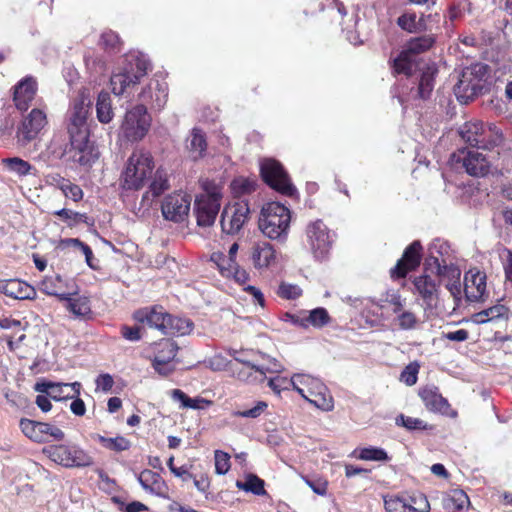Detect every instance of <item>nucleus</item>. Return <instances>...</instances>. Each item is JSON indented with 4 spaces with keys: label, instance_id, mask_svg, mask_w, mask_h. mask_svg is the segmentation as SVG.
<instances>
[{
    "label": "nucleus",
    "instance_id": "nucleus-53",
    "mask_svg": "<svg viewBox=\"0 0 512 512\" xmlns=\"http://www.w3.org/2000/svg\"><path fill=\"white\" fill-rule=\"evenodd\" d=\"M433 43L434 39L432 37H419L409 41L405 49L415 57L417 54L428 50Z\"/></svg>",
    "mask_w": 512,
    "mask_h": 512
},
{
    "label": "nucleus",
    "instance_id": "nucleus-1",
    "mask_svg": "<svg viewBox=\"0 0 512 512\" xmlns=\"http://www.w3.org/2000/svg\"><path fill=\"white\" fill-rule=\"evenodd\" d=\"M91 104L89 93L83 89L73 100L67 113V130L70 136L71 153L74 162L91 166L99 157L96 147L89 141L87 116Z\"/></svg>",
    "mask_w": 512,
    "mask_h": 512
},
{
    "label": "nucleus",
    "instance_id": "nucleus-59",
    "mask_svg": "<svg viewBox=\"0 0 512 512\" xmlns=\"http://www.w3.org/2000/svg\"><path fill=\"white\" fill-rule=\"evenodd\" d=\"M59 187L64 196L72 199L73 201H79L83 197L82 189L78 185L71 183L69 180H62Z\"/></svg>",
    "mask_w": 512,
    "mask_h": 512
},
{
    "label": "nucleus",
    "instance_id": "nucleus-4",
    "mask_svg": "<svg viewBox=\"0 0 512 512\" xmlns=\"http://www.w3.org/2000/svg\"><path fill=\"white\" fill-rule=\"evenodd\" d=\"M203 192L195 198L194 212L198 226L209 227L214 224L221 207L223 186L211 180L201 182Z\"/></svg>",
    "mask_w": 512,
    "mask_h": 512
},
{
    "label": "nucleus",
    "instance_id": "nucleus-54",
    "mask_svg": "<svg viewBox=\"0 0 512 512\" xmlns=\"http://www.w3.org/2000/svg\"><path fill=\"white\" fill-rule=\"evenodd\" d=\"M396 424L398 426H403L410 431L427 430L430 428L429 425L420 418L405 416L403 414L396 418Z\"/></svg>",
    "mask_w": 512,
    "mask_h": 512
},
{
    "label": "nucleus",
    "instance_id": "nucleus-11",
    "mask_svg": "<svg viewBox=\"0 0 512 512\" xmlns=\"http://www.w3.org/2000/svg\"><path fill=\"white\" fill-rule=\"evenodd\" d=\"M308 245L316 258H324L330 251L333 235L321 220L308 224L306 228Z\"/></svg>",
    "mask_w": 512,
    "mask_h": 512
},
{
    "label": "nucleus",
    "instance_id": "nucleus-60",
    "mask_svg": "<svg viewBox=\"0 0 512 512\" xmlns=\"http://www.w3.org/2000/svg\"><path fill=\"white\" fill-rule=\"evenodd\" d=\"M215 472L219 475L226 474L230 469V456L221 450L215 451Z\"/></svg>",
    "mask_w": 512,
    "mask_h": 512
},
{
    "label": "nucleus",
    "instance_id": "nucleus-58",
    "mask_svg": "<svg viewBox=\"0 0 512 512\" xmlns=\"http://www.w3.org/2000/svg\"><path fill=\"white\" fill-rule=\"evenodd\" d=\"M267 408V402L257 401L252 408L243 411H234L232 415L235 417L256 419L260 417L267 410Z\"/></svg>",
    "mask_w": 512,
    "mask_h": 512
},
{
    "label": "nucleus",
    "instance_id": "nucleus-51",
    "mask_svg": "<svg viewBox=\"0 0 512 512\" xmlns=\"http://www.w3.org/2000/svg\"><path fill=\"white\" fill-rule=\"evenodd\" d=\"M99 441L105 448L116 452L126 451L131 447V442L123 436L114 438L100 436Z\"/></svg>",
    "mask_w": 512,
    "mask_h": 512
},
{
    "label": "nucleus",
    "instance_id": "nucleus-22",
    "mask_svg": "<svg viewBox=\"0 0 512 512\" xmlns=\"http://www.w3.org/2000/svg\"><path fill=\"white\" fill-rule=\"evenodd\" d=\"M61 301L65 302V308L76 318H87L92 314L89 297L78 295V286L75 283L71 284Z\"/></svg>",
    "mask_w": 512,
    "mask_h": 512
},
{
    "label": "nucleus",
    "instance_id": "nucleus-52",
    "mask_svg": "<svg viewBox=\"0 0 512 512\" xmlns=\"http://www.w3.org/2000/svg\"><path fill=\"white\" fill-rule=\"evenodd\" d=\"M18 143L25 146L32 140V111L29 112L22 121L17 131Z\"/></svg>",
    "mask_w": 512,
    "mask_h": 512
},
{
    "label": "nucleus",
    "instance_id": "nucleus-62",
    "mask_svg": "<svg viewBox=\"0 0 512 512\" xmlns=\"http://www.w3.org/2000/svg\"><path fill=\"white\" fill-rule=\"evenodd\" d=\"M100 44L107 50L116 51L120 47V39L113 31L103 32L100 38Z\"/></svg>",
    "mask_w": 512,
    "mask_h": 512
},
{
    "label": "nucleus",
    "instance_id": "nucleus-20",
    "mask_svg": "<svg viewBox=\"0 0 512 512\" xmlns=\"http://www.w3.org/2000/svg\"><path fill=\"white\" fill-rule=\"evenodd\" d=\"M486 273L478 268L469 269L464 275V291L469 301L483 300L487 288Z\"/></svg>",
    "mask_w": 512,
    "mask_h": 512
},
{
    "label": "nucleus",
    "instance_id": "nucleus-44",
    "mask_svg": "<svg viewBox=\"0 0 512 512\" xmlns=\"http://www.w3.org/2000/svg\"><path fill=\"white\" fill-rule=\"evenodd\" d=\"M237 488L240 490L251 492L255 495H265L266 491L264 488V481L260 479L258 476L250 474L248 475L244 481L236 482Z\"/></svg>",
    "mask_w": 512,
    "mask_h": 512
},
{
    "label": "nucleus",
    "instance_id": "nucleus-38",
    "mask_svg": "<svg viewBox=\"0 0 512 512\" xmlns=\"http://www.w3.org/2000/svg\"><path fill=\"white\" fill-rule=\"evenodd\" d=\"M469 505L467 494L460 489L451 490L444 498V507L452 512H459Z\"/></svg>",
    "mask_w": 512,
    "mask_h": 512
},
{
    "label": "nucleus",
    "instance_id": "nucleus-15",
    "mask_svg": "<svg viewBox=\"0 0 512 512\" xmlns=\"http://www.w3.org/2000/svg\"><path fill=\"white\" fill-rule=\"evenodd\" d=\"M82 384L78 381L72 383L53 382L40 379L34 385V390L46 394L55 401H64L80 396Z\"/></svg>",
    "mask_w": 512,
    "mask_h": 512
},
{
    "label": "nucleus",
    "instance_id": "nucleus-64",
    "mask_svg": "<svg viewBox=\"0 0 512 512\" xmlns=\"http://www.w3.org/2000/svg\"><path fill=\"white\" fill-rule=\"evenodd\" d=\"M506 279L512 281V251L508 248H502L499 252Z\"/></svg>",
    "mask_w": 512,
    "mask_h": 512
},
{
    "label": "nucleus",
    "instance_id": "nucleus-21",
    "mask_svg": "<svg viewBox=\"0 0 512 512\" xmlns=\"http://www.w3.org/2000/svg\"><path fill=\"white\" fill-rule=\"evenodd\" d=\"M168 98V85L165 81L152 79L139 94V99L144 104L150 105L152 109H161L165 106Z\"/></svg>",
    "mask_w": 512,
    "mask_h": 512
},
{
    "label": "nucleus",
    "instance_id": "nucleus-34",
    "mask_svg": "<svg viewBox=\"0 0 512 512\" xmlns=\"http://www.w3.org/2000/svg\"><path fill=\"white\" fill-rule=\"evenodd\" d=\"M70 287L71 285L69 286L59 276H50L40 283L39 288L46 294L56 296L61 300Z\"/></svg>",
    "mask_w": 512,
    "mask_h": 512
},
{
    "label": "nucleus",
    "instance_id": "nucleus-39",
    "mask_svg": "<svg viewBox=\"0 0 512 512\" xmlns=\"http://www.w3.org/2000/svg\"><path fill=\"white\" fill-rule=\"evenodd\" d=\"M97 119L104 124L111 122L114 117L112 109L111 98L109 93L101 92L98 95L96 103Z\"/></svg>",
    "mask_w": 512,
    "mask_h": 512
},
{
    "label": "nucleus",
    "instance_id": "nucleus-41",
    "mask_svg": "<svg viewBox=\"0 0 512 512\" xmlns=\"http://www.w3.org/2000/svg\"><path fill=\"white\" fill-rule=\"evenodd\" d=\"M257 186V179L255 177H236L230 184L231 192L236 197L250 194L255 191Z\"/></svg>",
    "mask_w": 512,
    "mask_h": 512
},
{
    "label": "nucleus",
    "instance_id": "nucleus-23",
    "mask_svg": "<svg viewBox=\"0 0 512 512\" xmlns=\"http://www.w3.org/2000/svg\"><path fill=\"white\" fill-rule=\"evenodd\" d=\"M251 259L257 270L272 269L279 264V254L268 242L255 244L252 248Z\"/></svg>",
    "mask_w": 512,
    "mask_h": 512
},
{
    "label": "nucleus",
    "instance_id": "nucleus-30",
    "mask_svg": "<svg viewBox=\"0 0 512 512\" xmlns=\"http://www.w3.org/2000/svg\"><path fill=\"white\" fill-rule=\"evenodd\" d=\"M438 272L440 278H447L445 286L451 295L455 299H459L461 295V284H460V276L461 271L454 266H438Z\"/></svg>",
    "mask_w": 512,
    "mask_h": 512
},
{
    "label": "nucleus",
    "instance_id": "nucleus-45",
    "mask_svg": "<svg viewBox=\"0 0 512 512\" xmlns=\"http://www.w3.org/2000/svg\"><path fill=\"white\" fill-rule=\"evenodd\" d=\"M1 163L8 171L18 176L28 175L32 168L29 162L19 157L3 158Z\"/></svg>",
    "mask_w": 512,
    "mask_h": 512
},
{
    "label": "nucleus",
    "instance_id": "nucleus-13",
    "mask_svg": "<svg viewBox=\"0 0 512 512\" xmlns=\"http://www.w3.org/2000/svg\"><path fill=\"white\" fill-rule=\"evenodd\" d=\"M405 301L397 292H386L379 300L367 299L364 304L363 315L367 318L375 317L372 321L385 319L384 309L391 307L396 317L404 310Z\"/></svg>",
    "mask_w": 512,
    "mask_h": 512
},
{
    "label": "nucleus",
    "instance_id": "nucleus-46",
    "mask_svg": "<svg viewBox=\"0 0 512 512\" xmlns=\"http://www.w3.org/2000/svg\"><path fill=\"white\" fill-rule=\"evenodd\" d=\"M228 266H221V275L226 278H233L240 285H245L249 279V274L245 269L238 266L237 262H229Z\"/></svg>",
    "mask_w": 512,
    "mask_h": 512
},
{
    "label": "nucleus",
    "instance_id": "nucleus-14",
    "mask_svg": "<svg viewBox=\"0 0 512 512\" xmlns=\"http://www.w3.org/2000/svg\"><path fill=\"white\" fill-rule=\"evenodd\" d=\"M250 208L246 201H236L226 205L221 214V227L225 233L234 234L240 231L248 221Z\"/></svg>",
    "mask_w": 512,
    "mask_h": 512
},
{
    "label": "nucleus",
    "instance_id": "nucleus-32",
    "mask_svg": "<svg viewBox=\"0 0 512 512\" xmlns=\"http://www.w3.org/2000/svg\"><path fill=\"white\" fill-rule=\"evenodd\" d=\"M186 148L189 156L193 160L200 159L204 156L207 149V142L203 132L197 128H194L191 135L186 141Z\"/></svg>",
    "mask_w": 512,
    "mask_h": 512
},
{
    "label": "nucleus",
    "instance_id": "nucleus-29",
    "mask_svg": "<svg viewBox=\"0 0 512 512\" xmlns=\"http://www.w3.org/2000/svg\"><path fill=\"white\" fill-rule=\"evenodd\" d=\"M0 292L14 299H29L32 287L19 279L0 280Z\"/></svg>",
    "mask_w": 512,
    "mask_h": 512
},
{
    "label": "nucleus",
    "instance_id": "nucleus-37",
    "mask_svg": "<svg viewBox=\"0 0 512 512\" xmlns=\"http://www.w3.org/2000/svg\"><path fill=\"white\" fill-rule=\"evenodd\" d=\"M34 434L38 437V441L48 442L50 440H62L64 432L53 425L34 421Z\"/></svg>",
    "mask_w": 512,
    "mask_h": 512
},
{
    "label": "nucleus",
    "instance_id": "nucleus-49",
    "mask_svg": "<svg viewBox=\"0 0 512 512\" xmlns=\"http://www.w3.org/2000/svg\"><path fill=\"white\" fill-rule=\"evenodd\" d=\"M304 321L307 326L322 328L330 322V316L325 308L319 307L311 310Z\"/></svg>",
    "mask_w": 512,
    "mask_h": 512
},
{
    "label": "nucleus",
    "instance_id": "nucleus-57",
    "mask_svg": "<svg viewBox=\"0 0 512 512\" xmlns=\"http://www.w3.org/2000/svg\"><path fill=\"white\" fill-rule=\"evenodd\" d=\"M416 18L415 13H405L398 18L397 23L403 30L410 33L417 32L422 30L424 27Z\"/></svg>",
    "mask_w": 512,
    "mask_h": 512
},
{
    "label": "nucleus",
    "instance_id": "nucleus-48",
    "mask_svg": "<svg viewBox=\"0 0 512 512\" xmlns=\"http://www.w3.org/2000/svg\"><path fill=\"white\" fill-rule=\"evenodd\" d=\"M503 135L499 127L489 123L485 129V134L480 140V147L489 148L499 145L502 142Z\"/></svg>",
    "mask_w": 512,
    "mask_h": 512
},
{
    "label": "nucleus",
    "instance_id": "nucleus-12",
    "mask_svg": "<svg viewBox=\"0 0 512 512\" xmlns=\"http://www.w3.org/2000/svg\"><path fill=\"white\" fill-rule=\"evenodd\" d=\"M264 181L273 189L291 196L295 189L284 171L282 165L274 159H264L260 164Z\"/></svg>",
    "mask_w": 512,
    "mask_h": 512
},
{
    "label": "nucleus",
    "instance_id": "nucleus-3",
    "mask_svg": "<svg viewBox=\"0 0 512 512\" xmlns=\"http://www.w3.org/2000/svg\"><path fill=\"white\" fill-rule=\"evenodd\" d=\"M154 160L150 152L135 150L128 158L121 173L120 184L126 190H139L151 178Z\"/></svg>",
    "mask_w": 512,
    "mask_h": 512
},
{
    "label": "nucleus",
    "instance_id": "nucleus-26",
    "mask_svg": "<svg viewBox=\"0 0 512 512\" xmlns=\"http://www.w3.org/2000/svg\"><path fill=\"white\" fill-rule=\"evenodd\" d=\"M137 479L146 492L163 498L168 497V486L157 472L145 469L138 474Z\"/></svg>",
    "mask_w": 512,
    "mask_h": 512
},
{
    "label": "nucleus",
    "instance_id": "nucleus-28",
    "mask_svg": "<svg viewBox=\"0 0 512 512\" xmlns=\"http://www.w3.org/2000/svg\"><path fill=\"white\" fill-rule=\"evenodd\" d=\"M235 359L260 373L262 377H264L266 373L280 374L285 371L283 364H281L277 359L266 355H261L260 360L257 361H250L241 357H236Z\"/></svg>",
    "mask_w": 512,
    "mask_h": 512
},
{
    "label": "nucleus",
    "instance_id": "nucleus-10",
    "mask_svg": "<svg viewBox=\"0 0 512 512\" xmlns=\"http://www.w3.org/2000/svg\"><path fill=\"white\" fill-rule=\"evenodd\" d=\"M452 163L461 164L465 171L475 177L486 176L491 169L487 155L478 150L460 149L451 156Z\"/></svg>",
    "mask_w": 512,
    "mask_h": 512
},
{
    "label": "nucleus",
    "instance_id": "nucleus-2",
    "mask_svg": "<svg viewBox=\"0 0 512 512\" xmlns=\"http://www.w3.org/2000/svg\"><path fill=\"white\" fill-rule=\"evenodd\" d=\"M291 218L288 207L279 202H268L261 209L258 227L270 240L285 242L288 238Z\"/></svg>",
    "mask_w": 512,
    "mask_h": 512
},
{
    "label": "nucleus",
    "instance_id": "nucleus-42",
    "mask_svg": "<svg viewBox=\"0 0 512 512\" xmlns=\"http://www.w3.org/2000/svg\"><path fill=\"white\" fill-rule=\"evenodd\" d=\"M63 244L66 247L80 251L85 256V261L87 265L93 270L98 269V261L94 258L93 252L88 245H86L77 238L65 239L63 240Z\"/></svg>",
    "mask_w": 512,
    "mask_h": 512
},
{
    "label": "nucleus",
    "instance_id": "nucleus-24",
    "mask_svg": "<svg viewBox=\"0 0 512 512\" xmlns=\"http://www.w3.org/2000/svg\"><path fill=\"white\" fill-rule=\"evenodd\" d=\"M421 250L422 246L419 241H414L411 245H409L406 248L403 257L391 270V276L393 278L405 277L409 271L414 270L417 266H419L421 261Z\"/></svg>",
    "mask_w": 512,
    "mask_h": 512
},
{
    "label": "nucleus",
    "instance_id": "nucleus-40",
    "mask_svg": "<svg viewBox=\"0 0 512 512\" xmlns=\"http://www.w3.org/2000/svg\"><path fill=\"white\" fill-rule=\"evenodd\" d=\"M352 456L364 461L387 462L389 460V456L384 449L372 446L357 448L352 452Z\"/></svg>",
    "mask_w": 512,
    "mask_h": 512
},
{
    "label": "nucleus",
    "instance_id": "nucleus-9",
    "mask_svg": "<svg viewBox=\"0 0 512 512\" xmlns=\"http://www.w3.org/2000/svg\"><path fill=\"white\" fill-rule=\"evenodd\" d=\"M486 67L475 65L463 70L461 77L454 87V93L461 103L472 100L482 90V74Z\"/></svg>",
    "mask_w": 512,
    "mask_h": 512
},
{
    "label": "nucleus",
    "instance_id": "nucleus-17",
    "mask_svg": "<svg viewBox=\"0 0 512 512\" xmlns=\"http://www.w3.org/2000/svg\"><path fill=\"white\" fill-rule=\"evenodd\" d=\"M176 344L169 340L163 339L156 345V355L152 360V366L156 372L162 376H168L175 371L174 359L177 355Z\"/></svg>",
    "mask_w": 512,
    "mask_h": 512
},
{
    "label": "nucleus",
    "instance_id": "nucleus-43",
    "mask_svg": "<svg viewBox=\"0 0 512 512\" xmlns=\"http://www.w3.org/2000/svg\"><path fill=\"white\" fill-rule=\"evenodd\" d=\"M295 378L296 373H294L290 378L277 375L268 380V386L275 395L280 396L282 392L289 391L290 389L296 391L297 384Z\"/></svg>",
    "mask_w": 512,
    "mask_h": 512
},
{
    "label": "nucleus",
    "instance_id": "nucleus-61",
    "mask_svg": "<svg viewBox=\"0 0 512 512\" xmlns=\"http://www.w3.org/2000/svg\"><path fill=\"white\" fill-rule=\"evenodd\" d=\"M55 215L61 217L69 226H74L80 222L86 221V216L84 214H80L69 209L58 210L55 212Z\"/></svg>",
    "mask_w": 512,
    "mask_h": 512
},
{
    "label": "nucleus",
    "instance_id": "nucleus-7",
    "mask_svg": "<svg viewBox=\"0 0 512 512\" xmlns=\"http://www.w3.org/2000/svg\"><path fill=\"white\" fill-rule=\"evenodd\" d=\"M149 62L143 56H130L111 76V88L115 95H122L131 86L136 85L147 74Z\"/></svg>",
    "mask_w": 512,
    "mask_h": 512
},
{
    "label": "nucleus",
    "instance_id": "nucleus-55",
    "mask_svg": "<svg viewBox=\"0 0 512 512\" xmlns=\"http://www.w3.org/2000/svg\"><path fill=\"white\" fill-rule=\"evenodd\" d=\"M385 509L387 512H418L417 508L398 497L385 499Z\"/></svg>",
    "mask_w": 512,
    "mask_h": 512
},
{
    "label": "nucleus",
    "instance_id": "nucleus-8",
    "mask_svg": "<svg viewBox=\"0 0 512 512\" xmlns=\"http://www.w3.org/2000/svg\"><path fill=\"white\" fill-rule=\"evenodd\" d=\"M152 118L143 104L127 110L120 130L125 139L131 142L141 141L149 132Z\"/></svg>",
    "mask_w": 512,
    "mask_h": 512
},
{
    "label": "nucleus",
    "instance_id": "nucleus-35",
    "mask_svg": "<svg viewBox=\"0 0 512 512\" xmlns=\"http://www.w3.org/2000/svg\"><path fill=\"white\" fill-rule=\"evenodd\" d=\"M192 330L193 323L189 319L169 315L163 333L182 336L189 334Z\"/></svg>",
    "mask_w": 512,
    "mask_h": 512
},
{
    "label": "nucleus",
    "instance_id": "nucleus-50",
    "mask_svg": "<svg viewBox=\"0 0 512 512\" xmlns=\"http://www.w3.org/2000/svg\"><path fill=\"white\" fill-rule=\"evenodd\" d=\"M435 74L436 69L432 67L427 68V70L422 73L418 88V93L421 98L428 97L433 90Z\"/></svg>",
    "mask_w": 512,
    "mask_h": 512
},
{
    "label": "nucleus",
    "instance_id": "nucleus-27",
    "mask_svg": "<svg viewBox=\"0 0 512 512\" xmlns=\"http://www.w3.org/2000/svg\"><path fill=\"white\" fill-rule=\"evenodd\" d=\"M13 102L22 113L28 111L32 104V76H26L13 88Z\"/></svg>",
    "mask_w": 512,
    "mask_h": 512
},
{
    "label": "nucleus",
    "instance_id": "nucleus-16",
    "mask_svg": "<svg viewBox=\"0 0 512 512\" xmlns=\"http://www.w3.org/2000/svg\"><path fill=\"white\" fill-rule=\"evenodd\" d=\"M190 205V195L179 192L165 197L161 210L165 219L174 222H181L188 216Z\"/></svg>",
    "mask_w": 512,
    "mask_h": 512
},
{
    "label": "nucleus",
    "instance_id": "nucleus-25",
    "mask_svg": "<svg viewBox=\"0 0 512 512\" xmlns=\"http://www.w3.org/2000/svg\"><path fill=\"white\" fill-rule=\"evenodd\" d=\"M133 317L137 322L156 328L163 333L169 314L162 307L155 306L139 309Z\"/></svg>",
    "mask_w": 512,
    "mask_h": 512
},
{
    "label": "nucleus",
    "instance_id": "nucleus-36",
    "mask_svg": "<svg viewBox=\"0 0 512 512\" xmlns=\"http://www.w3.org/2000/svg\"><path fill=\"white\" fill-rule=\"evenodd\" d=\"M508 308L502 304H497L488 309L472 315L471 320L475 324H484L499 318H507Z\"/></svg>",
    "mask_w": 512,
    "mask_h": 512
},
{
    "label": "nucleus",
    "instance_id": "nucleus-5",
    "mask_svg": "<svg viewBox=\"0 0 512 512\" xmlns=\"http://www.w3.org/2000/svg\"><path fill=\"white\" fill-rule=\"evenodd\" d=\"M296 392L316 408L329 412L334 409V399L327 386L310 374L296 373Z\"/></svg>",
    "mask_w": 512,
    "mask_h": 512
},
{
    "label": "nucleus",
    "instance_id": "nucleus-18",
    "mask_svg": "<svg viewBox=\"0 0 512 512\" xmlns=\"http://www.w3.org/2000/svg\"><path fill=\"white\" fill-rule=\"evenodd\" d=\"M440 282L439 272L436 275L422 274L413 280L414 292L422 298L426 306H436Z\"/></svg>",
    "mask_w": 512,
    "mask_h": 512
},
{
    "label": "nucleus",
    "instance_id": "nucleus-56",
    "mask_svg": "<svg viewBox=\"0 0 512 512\" xmlns=\"http://www.w3.org/2000/svg\"><path fill=\"white\" fill-rule=\"evenodd\" d=\"M396 325L402 330H412L418 325V317L409 310H403L396 318Z\"/></svg>",
    "mask_w": 512,
    "mask_h": 512
},
{
    "label": "nucleus",
    "instance_id": "nucleus-47",
    "mask_svg": "<svg viewBox=\"0 0 512 512\" xmlns=\"http://www.w3.org/2000/svg\"><path fill=\"white\" fill-rule=\"evenodd\" d=\"M415 57L406 49L394 60V71L398 74L410 75L413 71Z\"/></svg>",
    "mask_w": 512,
    "mask_h": 512
},
{
    "label": "nucleus",
    "instance_id": "nucleus-63",
    "mask_svg": "<svg viewBox=\"0 0 512 512\" xmlns=\"http://www.w3.org/2000/svg\"><path fill=\"white\" fill-rule=\"evenodd\" d=\"M419 372V365L417 363H410L405 367L400 375V380L408 386H412L417 382V375Z\"/></svg>",
    "mask_w": 512,
    "mask_h": 512
},
{
    "label": "nucleus",
    "instance_id": "nucleus-6",
    "mask_svg": "<svg viewBox=\"0 0 512 512\" xmlns=\"http://www.w3.org/2000/svg\"><path fill=\"white\" fill-rule=\"evenodd\" d=\"M42 453L54 463L65 468H85L94 464L93 457L81 446L69 443L47 445Z\"/></svg>",
    "mask_w": 512,
    "mask_h": 512
},
{
    "label": "nucleus",
    "instance_id": "nucleus-19",
    "mask_svg": "<svg viewBox=\"0 0 512 512\" xmlns=\"http://www.w3.org/2000/svg\"><path fill=\"white\" fill-rule=\"evenodd\" d=\"M419 396L429 411L440 413L451 418L457 416V412L451 408L449 402L439 393L437 387H424L419 391Z\"/></svg>",
    "mask_w": 512,
    "mask_h": 512
},
{
    "label": "nucleus",
    "instance_id": "nucleus-33",
    "mask_svg": "<svg viewBox=\"0 0 512 512\" xmlns=\"http://www.w3.org/2000/svg\"><path fill=\"white\" fill-rule=\"evenodd\" d=\"M486 127L487 124L478 120L467 122L461 130V136L471 146L480 147V140L485 134Z\"/></svg>",
    "mask_w": 512,
    "mask_h": 512
},
{
    "label": "nucleus",
    "instance_id": "nucleus-31",
    "mask_svg": "<svg viewBox=\"0 0 512 512\" xmlns=\"http://www.w3.org/2000/svg\"><path fill=\"white\" fill-rule=\"evenodd\" d=\"M171 397L174 401H178L180 407L184 409L205 410L213 404L211 400L200 396L191 398L180 389H173Z\"/></svg>",
    "mask_w": 512,
    "mask_h": 512
}]
</instances>
